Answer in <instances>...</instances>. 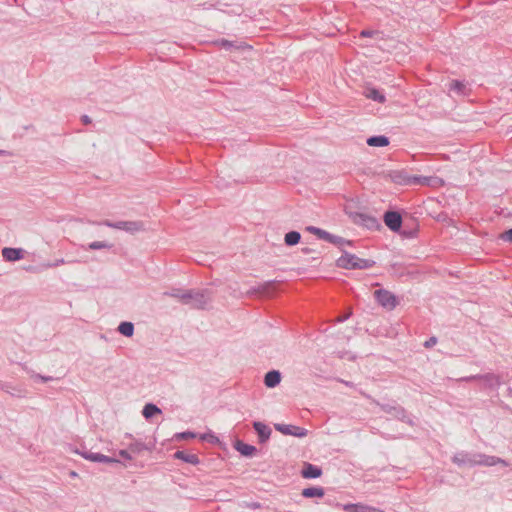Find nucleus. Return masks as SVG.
Returning a JSON list of instances; mask_svg holds the SVG:
<instances>
[{"label": "nucleus", "mask_w": 512, "mask_h": 512, "mask_svg": "<svg viewBox=\"0 0 512 512\" xmlns=\"http://www.w3.org/2000/svg\"><path fill=\"white\" fill-rule=\"evenodd\" d=\"M336 263L338 267L343 269H368L375 264L371 259H362L348 252H344L342 256L337 259Z\"/></svg>", "instance_id": "nucleus-1"}, {"label": "nucleus", "mask_w": 512, "mask_h": 512, "mask_svg": "<svg viewBox=\"0 0 512 512\" xmlns=\"http://www.w3.org/2000/svg\"><path fill=\"white\" fill-rule=\"evenodd\" d=\"M104 225L120 230H124L128 233L135 234L145 230L144 223L142 221H118L110 222L109 220L104 221Z\"/></svg>", "instance_id": "nucleus-2"}, {"label": "nucleus", "mask_w": 512, "mask_h": 512, "mask_svg": "<svg viewBox=\"0 0 512 512\" xmlns=\"http://www.w3.org/2000/svg\"><path fill=\"white\" fill-rule=\"evenodd\" d=\"M380 408L383 412L392 415L393 417L405 422L411 426L414 425L413 420L407 415L406 410L397 404H381Z\"/></svg>", "instance_id": "nucleus-3"}, {"label": "nucleus", "mask_w": 512, "mask_h": 512, "mask_svg": "<svg viewBox=\"0 0 512 512\" xmlns=\"http://www.w3.org/2000/svg\"><path fill=\"white\" fill-rule=\"evenodd\" d=\"M377 302L384 308L392 310L397 305V299L393 293L385 289H378L374 292Z\"/></svg>", "instance_id": "nucleus-4"}, {"label": "nucleus", "mask_w": 512, "mask_h": 512, "mask_svg": "<svg viewBox=\"0 0 512 512\" xmlns=\"http://www.w3.org/2000/svg\"><path fill=\"white\" fill-rule=\"evenodd\" d=\"M463 381L480 380L487 388H495L501 384L500 377L494 373H487L483 375H472L462 378Z\"/></svg>", "instance_id": "nucleus-5"}, {"label": "nucleus", "mask_w": 512, "mask_h": 512, "mask_svg": "<svg viewBox=\"0 0 512 512\" xmlns=\"http://www.w3.org/2000/svg\"><path fill=\"white\" fill-rule=\"evenodd\" d=\"M274 427L284 435H291L298 438H303L308 434V431L305 428L295 425L275 424Z\"/></svg>", "instance_id": "nucleus-6"}, {"label": "nucleus", "mask_w": 512, "mask_h": 512, "mask_svg": "<svg viewBox=\"0 0 512 512\" xmlns=\"http://www.w3.org/2000/svg\"><path fill=\"white\" fill-rule=\"evenodd\" d=\"M383 220L385 225L393 232L400 230L402 225V216L396 211H387L384 213Z\"/></svg>", "instance_id": "nucleus-7"}, {"label": "nucleus", "mask_w": 512, "mask_h": 512, "mask_svg": "<svg viewBox=\"0 0 512 512\" xmlns=\"http://www.w3.org/2000/svg\"><path fill=\"white\" fill-rule=\"evenodd\" d=\"M497 464H501L503 466L509 465L506 460L499 458L497 456L476 453V465L490 467V466H495Z\"/></svg>", "instance_id": "nucleus-8"}, {"label": "nucleus", "mask_w": 512, "mask_h": 512, "mask_svg": "<svg viewBox=\"0 0 512 512\" xmlns=\"http://www.w3.org/2000/svg\"><path fill=\"white\" fill-rule=\"evenodd\" d=\"M355 223L362 225L369 230L377 229L380 224L376 217L365 214V213H357L354 217Z\"/></svg>", "instance_id": "nucleus-9"}, {"label": "nucleus", "mask_w": 512, "mask_h": 512, "mask_svg": "<svg viewBox=\"0 0 512 512\" xmlns=\"http://www.w3.org/2000/svg\"><path fill=\"white\" fill-rule=\"evenodd\" d=\"M411 183L415 185L438 187L444 184V181L435 176H412Z\"/></svg>", "instance_id": "nucleus-10"}, {"label": "nucleus", "mask_w": 512, "mask_h": 512, "mask_svg": "<svg viewBox=\"0 0 512 512\" xmlns=\"http://www.w3.org/2000/svg\"><path fill=\"white\" fill-rule=\"evenodd\" d=\"M453 462L458 466H476V453L459 452L454 455Z\"/></svg>", "instance_id": "nucleus-11"}, {"label": "nucleus", "mask_w": 512, "mask_h": 512, "mask_svg": "<svg viewBox=\"0 0 512 512\" xmlns=\"http://www.w3.org/2000/svg\"><path fill=\"white\" fill-rule=\"evenodd\" d=\"M79 453L86 460H90L93 462H101V463H106V464L119 463V460L109 457V456H106V455H103V454H100V453H93L91 451H82Z\"/></svg>", "instance_id": "nucleus-12"}, {"label": "nucleus", "mask_w": 512, "mask_h": 512, "mask_svg": "<svg viewBox=\"0 0 512 512\" xmlns=\"http://www.w3.org/2000/svg\"><path fill=\"white\" fill-rule=\"evenodd\" d=\"M211 292L208 289L194 293V308L205 309L211 302Z\"/></svg>", "instance_id": "nucleus-13"}, {"label": "nucleus", "mask_w": 512, "mask_h": 512, "mask_svg": "<svg viewBox=\"0 0 512 512\" xmlns=\"http://www.w3.org/2000/svg\"><path fill=\"white\" fill-rule=\"evenodd\" d=\"M253 428L258 435L259 443L262 444L269 440L272 433V430L269 426L260 421H254Z\"/></svg>", "instance_id": "nucleus-14"}, {"label": "nucleus", "mask_w": 512, "mask_h": 512, "mask_svg": "<svg viewBox=\"0 0 512 512\" xmlns=\"http://www.w3.org/2000/svg\"><path fill=\"white\" fill-rule=\"evenodd\" d=\"M276 281H267L258 287L252 288L248 291L249 294H259L261 296H270L274 293L276 288Z\"/></svg>", "instance_id": "nucleus-15"}, {"label": "nucleus", "mask_w": 512, "mask_h": 512, "mask_svg": "<svg viewBox=\"0 0 512 512\" xmlns=\"http://www.w3.org/2000/svg\"><path fill=\"white\" fill-rule=\"evenodd\" d=\"M2 256L9 262L18 261L24 257V250L21 248L5 247L2 249Z\"/></svg>", "instance_id": "nucleus-16"}, {"label": "nucleus", "mask_w": 512, "mask_h": 512, "mask_svg": "<svg viewBox=\"0 0 512 512\" xmlns=\"http://www.w3.org/2000/svg\"><path fill=\"white\" fill-rule=\"evenodd\" d=\"M163 296L175 297L179 299L180 302L188 304L192 300V291H182L181 289L178 288H172L170 291L164 292Z\"/></svg>", "instance_id": "nucleus-17"}, {"label": "nucleus", "mask_w": 512, "mask_h": 512, "mask_svg": "<svg viewBox=\"0 0 512 512\" xmlns=\"http://www.w3.org/2000/svg\"><path fill=\"white\" fill-rule=\"evenodd\" d=\"M301 475L303 478L306 479H314L322 475V470L320 467L316 465H313L311 463H305L301 471Z\"/></svg>", "instance_id": "nucleus-18"}, {"label": "nucleus", "mask_w": 512, "mask_h": 512, "mask_svg": "<svg viewBox=\"0 0 512 512\" xmlns=\"http://www.w3.org/2000/svg\"><path fill=\"white\" fill-rule=\"evenodd\" d=\"M234 448L243 456L252 457L257 452V448L253 445L246 444L241 440H237L234 444Z\"/></svg>", "instance_id": "nucleus-19"}, {"label": "nucleus", "mask_w": 512, "mask_h": 512, "mask_svg": "<svg viewBox=\"0 0 512 512\" xmlns=\"http://www.w3.org/2000/svg\"><path fill=\"white\" fill-rule=\"evenodd\" d=\"M363 95L366 98L376 101L378 103H384L386 101L384 94L374 87H366L364 89Z\"/></svg>", "instance_id": "nucleus-20"}, {"label": "nucleus", "mask_w": 512, "mask_h": 512, "mask_svg": "<svg viewBox=\"0 0 512 512\" xmlns=\"http://www.w3.org/2000/svg\"><path fill=\"white\" fill-rule=\"evenodd\" d=\"M281 381V374L277 370H271L266 373L264 377V384L268 388H274L276 387Z\"/></svg>", "instance_id": "nucleus-21"}, {"label": "nucleus", "mask_w": 512, "mask_h": 512, "mask_svg": "<svg viewBox=\"0 0 512 512\" xmlns=\"http://www.w3.org/2000/svg\"><path fill=\"white\" fill-rule=\"evenodd\" d=\"M389 177L396 184H412L410 181L412 176H407L402 171H392L389 173Z\"/></svg>", "instance_id": "nucleus-22"}, {"label": "nucleus", "mask_w": 512, "mask_h": 512, "mask_svg": "<svg viewBox=\"0 0 512 512\" xmlns=\"http://www.w3.org/2000/svg\"><path fill=\"white\" fill-rule=\"evenodd\" d=\"M222 48L226 49V50H230L232 48H235V49H238V50H243V49H250L251 46L247 45L246 43L244 42H241V43H235V42H232V41H229V40H226V39H222V40H219L217 42Z\"/></svg>", "instance_id": "nucleus-23"}, {"label": "nucleus", "mask_w": 512, "mask_h": 512, "mask_svg": "<svg viewBox=\"0 0 512 512\" xmlns=\"http://www.w3.org/2000/svg\"><path fill=\"white\" fill-rule=\"evenodd\" d=\"M367 144L372 147H384L389 144V139L384 135L372 136L367 139Z\"/></svg>", "instance_id": "nucleus-24"}, {"label": "nucleus", "mask_w": 512, "mask_h": 512, "mask_svg": "<svg viewBox=\"0 0 512 512\" xmlns=\"http://www.w3.org/2000/svg\"><path fill=\"white\" fill-rule=\"evenodd\" d=\"M302 496L305 498L323 497L325 491L322 487H309L302 490Z\"/></svg>", "instance_id": "nucleus-25"}, {"label": "nucleus", "mask_w": 512, "mask_h": 512, "mask_svg": "<svg viewBox=\"0 0 512 512\" xmlns=\"http://www.w3.org/2000/svg\"><path fill=\"white\" fill-rule=\"evenodd\" d=\"M344 510L346 512H372L373 511V507L372 506H368V505H364V504H361V503L346 504L344 506Z\"/></svg>", "instance_id": "nucleus-26"}, {"label": "nucleus", "mask_w": 512, "mask_h": 512, "mask_svg": "<svg viewBox=\"0 0 512 512\" xmlns=\"http://www.w3.org/2000/svg\"><path fill=\"white\" fill-rule=\"evenodd\" d=\"M161 412V409L153 403H147L142 410V414L146 419H151L154 415L161 414Z\"/></svg>", "instance_id": "nucleus-27"}, {"label": "nucleus", "mask_w": 512, "mask_h": 512, "mask_svg": "<svg viewBox=\"0 0 512 512\" xmlns=\"http://www.w3.org/2000/svg\"><path fill=\"white\" fill-rule=\"evenodd\" d=\"M118 332L126 337H131L134 334V324L132 322L123 321L118 326Z\"/></svg>", "instance_id": "nucleus-28"}, {"label": "nucleus", "mask_w": 512, "mask_h": 512, "mask_svg": "<svg viewBox=\"0 0 512 512\" xmlns=\"http://www.w3.org/2000/svg\"><path fill=\"white\" fill-rule=\"evenodd\" d=\"M301 235L297 231H290L285 235L284 241L287 246H294L299 243Z\"/></svg>", "instance_id": "nucleus-29"}, {"label": "nucleus", "mask_w": 512, "mask_h": 512, "mask_svg": "<svg viewBox=\"0 0 512 512\" xmlns=\"http://www.w3.org/2000/svg\"><path fill=\"white\" fill-rule=\"evenodd\" d=\"M197 437H199V439L201 441L208 442V443H211V444H216V443L219 442L218 437L215 436L211 432L203 433V434H196V433H194V439L197 438Z\"/></svg>", "instance_id": "nucleus-30"}, {"label": "nucleus", "mask_w": 512, "mask_h": 512, "mask_svg": "<svg viewBox=\"0 0 512 512\" xmlns=\"http://www.w3.org/2000/svg\"><path fill=\"white\" fill-rule=\"evenodd\" d=\"M327 242L335 244L339 247H342L343 245H351L352 242L350 240H346L340 236H336L332 234V238L327 239Z\"/></svg>", "instance_id": "nucleus-31"}, {"label": "nucleus", "mask_w": 512, "mask_h": 512, "mask_svg": "<svg viewBox=\"0 0 512 512\" xmlns=\"http://www.w3.org/2000/svg\"><path fill=\"white\" fill-rule=\"evenodd\" d=\"M147 449V447L145 446V444L141 443V442H133L131 443L129 446H128V450L133 453V454H139L141 453L143 450Z\"/></svg>", "instance_id": "nucleus-32"}, {"label": "nucleus", "mask_w": 512, "mask_h": 512, "mask_svg": "<svg viewBox=\"0 0 512 512\" xmlns=\"http://www.w3.org/2000/svg\"><path fill=\"white\" fill-rule=\"evenodd\" d=\"M112 244L103 242V241H95L89 244V249L91 250H99L105 248H111Z\"/></svg>", "instance_id": "nucleus-33"}, {"label": "nucleus", "mask_w": 512, "mask_h": 512, "mask_svg": "<svg viewBox=\"0 0 512 512\" xmlns=\"http://www.w3.org/2000/svg\"><path fill=\"white\" fill-rule=\"evenodd\" d=\"M191 438H192V431H185V432H181V433H176L173 436V439L175 441H180V440H184V439H191Z\"/></svg>", "instance_id": "nucleus-34"}, {"label": "nucleus", "mask_w": 512, "mask_h": 512, "mask_svg": "<svg viewBox=\"0 0 512 512\" xmlns=\"http://www.w3.org/2000/svg\"><path fill=\"white\" fill-rule=\"evenodd\" d=\"M174 457L176 459H181L187 463H192V455H189V454H185L183 451H177L175 454H174Z\"/></svg>", "instance_id": "nucleus-35"}, {"label": "nucleus", "mask_w": 512, "mask_h": 512, "mask_svg": "<svg viewBox=\"0 0 512 512\" xmlns=\"http://www.w3.org/2000/svg\"><path fill=\"white\" fill-rule=\"evenodd\" d=\"M464 88H465V85L458 80H453L450 84V90H454L459 93H461Z\"/></svg>", "instance_id": "nucleus-36"}, {"label": "nucleus", "mask_w": 512, "mask_h": 512, "mask_svg": "<svg viewBox=\"0 0 512 512\" xmlns=\"http://www.w3.org/2000/svg\"><path fill=\"white\" fill-rule=\"evenodd\" d=\"M319 239H322V240H325L327 241V239H330L332 238V234H330L329 232L323 230V229H318V232H316L315 234Z\"/></svg>", "instance_id": "nucleus-37"}, {"label": "nucleus", "mask_w": 512, "mask_h": 512, "mask_svg": "<svg viewBox=\"0 0 512 512\" xmlns=\"http://www.w3.org/2000/svg\"><path fill=\"white\" fill-rule=\"evenodd\" d=\"M75 262H77V261L75 260ZM65 263H74V261H65V260L62 258V259H58V260H56V261H55V262H53V263H48V264H46V265H45V267H46V268H54V267H58V266H60V265H62V264H65Z\"/></svg>", "instance_id": "nucleus-38"}, {"label": "nucleus", "mask_w": 512, "mask_h": 512, "mask_svg": "<svg viewBox=\"0 0 512 512\" xmlns=\"http://www.w3.org/2000/svg\"><path fill=\"white\" fill-rule=\"evenodd\" d=\"M500 238L503 240V241H506V242H509V243H512V229H509L505 232H503L501 235H500Z\"/></svg>", "instance_id": "nucleus-39"}, {"label": "nucleus", "mask_w": 512, "mask_h": 512, "mask_svg": "<svg viewBox=\"0 0 512 512\" xmlns=\"http://www.w3.org/2000/svg\"><path fill=\"white\" fill-rule=\"evenodd\" d=\"M12 387L9 385V384H3L2 385V390H4L5 392L11 394V395H17L18 397H21V390H17L18 391V394H15L14 392L11 391Z\"/></svg>", "instance_id": "nucleus-40"}, {"label": "nucleus", "mask_w": 512, "mask_h": 512, "mask_svg": "<svg viewBox=\"0 0 512 512\" xmlns=\"http://www.w3.org/2000/svg\"><path fill=\"white\" fill-rule=\"evenodd\" d=\"M436 343H437V338L433 336V337H430L427 341H425L424 346L426 348H431L434 345H436Z\"/></svg>", "instance_id": "nucleus-41"}, {"label": "nucleus", "mask_w": 512, "mask_h": 512, "mask_svg": "<svg viewBox=\"0 0 512 512\" xmlns=\"http://www.w3.org/2000/svg\"><path fill=\"white\" fill-rule=\"evenodd\" d=\"M130 453H131V452H130L128 449L120 450V451H119V455H120L121 457H123L124 459H128V460L132 459V457H131V454H130Z\"/></svg>", "instance_id": "nucleus-42"}, {"label": "nucleus", "mask_w": 512, "mask_h": 512, "mask_svg": "<svg viewBox=\"0 0 512 512\" xmlns=\"http://www.w3.org/2000/svg\"><path fill=\"white\" fill-rule=\"evenodd\" d=\"M377 33L378 32L373 31V30H363V31H361L360 36H362V37H372V36H374Z\"/></svg>", "instance_id": "nucleus-43"}, {"label": "nucleus", "mask_w": 512, "mask_h": 512, "mask_svg": "<svg viewBox=\"0 0 512 512\" xmlns=\"http://www.w3.org/2000/svg\"><path fill=\"white\" fill-rule=\"evenodd\" d=\"M351 315H352V311H351V310H349L346 314L339 316V317L337 318V322H344V321H346L347 319H349Z\"/></svg>", "instance_id": "nucleus-44"}, {"label": "nucleus", "mask_w": 512, "mask_h": 512, "mask_svg": "<svg viewBox=\"0 0 512 512\" xmlns=\"http://www.w3.org/2000/svg\"><path fill=\"white\" fill-rule=\"evenodd\" d=\"M34 378H38V379H41L43 382H47V381H50L52 380V377H46V376H42L40 374H36L33 376Z\"/></svg>", "instance_id": "nucleus-45"}, {"label": "nucleus", "mask_w": 512, "mask_h": 512, "mask_svg": "<svg viewBox=\"0 0 512 512\" xmlns=\"http://www.w3.org/2000/svg\"><path fill=\"white\" fill-rule=\"evenodd\" d=\"M318 229H319V228L314 227V226H308V227H306V230H307L308 232H310V233L314 234V235L316 234V232H318Z\"/></svg>", "instance_id": "nucleus-46"}, {"label": "nucleus", "mask_w": 512, "mask_h": 512, "mask_svg": "<svg viewBox=\"0 0 512 512\" xmlns=\"http://www.w3.org/2000/svg\"><path fill=\"white\" fill-rule=\"evenodd\" d=\"M82 122L85 124V125H88L91 123V119L89 116L87 115H83L82 118H81Z\"/></svg>", "instance_id": "nucleus-47"}, {"label": "nucleus", "mask_w": 512, "mask_h": 512, "mask_svg": "<svg viewBox=\"0 0 512 512\" xmlns=\"http://www.w3.org/2000/svg\"><path fill=\"white\" fill-rule=\"evenodd\" d=\"M372 512H385V511L373 507V511Z\"/></svg>", "instance_id": "nucleus-48"}, {"label": "nucleus", "mask_w": 512, "mask_h": 512, "mask_svg": "<svg viewBox=\"0 0 512 512\" xmlns=\"http://www.w3.org/2000/svg\"><path fill=\"white\" fill-rule=\"evenodd\" d=\"M193 463H194V465H196L198 463V459H197V457L195 455H194Z\"/></svg>", "instance_id": "nucleus-49"}, {"label": "nucleus", "mask_w": 512, "mask_h": 512, "mask_svg": "<svg viewBox=\"0 0 512 512\" xmlns=\"http://www.w3.org/2000/svg\"><path fill=\"white\" fill-rule=\"evenodd\" d=\"M5 153H6V151L0 150V154H5Z\"/></svg>", "instance_id": "nucleus-50"}, {"label": "nucleus", "mask_w": 512, "mask_h": 512, "mask_svg": "<svg viewBox=\"0 0 512 512\" xmlns=\"http://www.w3.org/2000/svg\"><path fill=\"white\" fill-rule=\"evenodd\" d=\"M241 11V8L238 7L237 11L235 13H239Z\"/></svg>", "instance_id": "nucleus-51"}]
</instances>
